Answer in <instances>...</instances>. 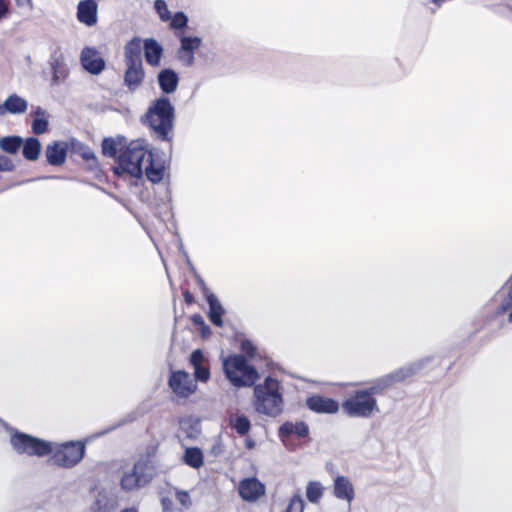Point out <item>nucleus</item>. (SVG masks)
Wrapping results in <instances>:
<instances>
[{
  "mask_svg": "<svg viewBox=\"0 0 512 512\" xmlns=\"http://www.w3.org/2000/svg\"><path fill=\"white\" fill-rule=\"evenodd\" d=\"M254 406L258 413L277 417L283 412V394L280 382L267 376L264 382L254 386Z\"/></svg>",
  "mask_w": 512,
  "mask_h": 512,
  "instance_id": "f257e3e1",
  "label": "nucleus"
},
{
  "mask_svg": "<svg viewBox=\"0 0 512 512\" xmlns=\"http://www.w3.org/2000/svg\"><path fill=\"white\" fill-rule=\"evenodd\" d=\"M174 107L167 97L156 99L145 114V123L153 130L157 138L171 141L174 122Z\"/></svg>",
  "mask_w": 512,
  "mask_h": 512,
  "instance_id": "f03ea898",
  "label": "nucleus"
},
{
  "mask_svg": "<svg viewBox=\"0 0 512 512\" xmlns=\"http://www.w3.org/2000/svg\"><path fill=\"white\" fill-rule=\"evenodd\" d=\"M150 150L141 145L138 141H132L124 146L119 153L118 165L114 168L117 175L128 174L135 178L143 175V162L146 160Z\"/></svg>",
  "mask_w": 512,
  "mask_h": 512,
  "instance_id": "7ed1b4c3",
  "label": "nucleus"
},
{
  "mask_svg": "<svg viewBox=\"0 0 512 512\" xmlns=\"http://www.w3.org/2000/svg\"><path fill=\"white\" fill-rule=\"evenodd\" d=\"M223 369L227 379L235 387H251L259 378L254 366L248 364L243 355L228 356L223 362Z\"/></svg>",
  "mask_w": 512,
  "mask_h": 512,
  "instance_id": "20e7f679",
  "label": "nucleus"
},
{
  "mask_svg": "<svg viewBox=\"0 0 512 512\" xmlns=\"http://www.w3.org/2000/svg\"><path fill=\"white\" fill-rule=\"evenodd\" d=\"M86 452V443L83 441H67L52 446L49 462L62 468H73L81 462Z\"/></svg>",
  "mask_w": 512,
  "mask_h": 512,
  "instance_id": "39448f33",
  "label": "nucleus"
},
{
  "mask_svg": "<svg viewBox=\"0 0 512 512\" xmlns=\"http://www.w3.org/2000/svg\"><path fill=\"white\" fill-rule=\"evenodd\" d=\"M342 409L348 416L368 418L378 411L377 400L363 389L355 390L343 401Z\"/></svg>",
  "mask_w": 512,
  "mask_h": 512,
  "instance_id": "423d86ee",
  "label": "nucleus"
},
{
  "mask_svg": "<svg viewBox=\"0 0 512 512\" xmlns=\"http://www.w3.org/2000/svg\"><path fill=\"white\" fill-rule=\"evenodd\" d=\"M10 443L18 454L44 457L52 452L51 442L19 431L11 435Z\"/></svg>",
  "mask_w": 512,
  "mask_h": 512,
  "instance_id": "0eeeda50",
  "label": "nucleus"
},
{
  "mask_svg": "<svg viewBox=\"0 0 512 512\" xmlns=\"http://www.w3.org/2000/svg\"><path fill=\"white\" fill-rule=\"evenodd\" d=\"M154 476V466L148 458L137 460L133 468L125 472L120 485L125 491H132L146 486Z\"/></svg>",
  "mask_w": 512,
  "mask_h": 512,
  "instance_id": "6e6552de",
  "label": "nucleus"
},
{
  "mask_svg": "<svg viewBox=\"0 0 512 512\" xmlns=\"http://www.w3.org/2000/svg\"><path fill=\"white\" fill-rule=\"evenodd\" d=\"M172 392L179 398H188L196 390V383L184 370L172 371L168 380Z\"/></svg>",
  "mask_w": 512,
  "mask_h": 512,
  "instance_id": "1a4fd4ad",
  "label": "nucleus"
},
{
  "mask_svg": "<svg viewBox=\"0 0 512 512\" xmlns=\"http://www.w3.org/2000/svg\"><path fill=\"white\" fill-rule=\"evenodd\" d=\"M238 493L244 501L256 502L265 495L266 488L256 477H248L239 482Z\"/></svg>",
  "mask_w": 512,
  "mask_h": 512,
  "instance_id": "9d476101",
  "label": "nucleus"
},
{
  "mask_svg": "<svg viewBox=\"0 0 512 512\" xmlns=\"http://www.w3.org/2000/svg\"><path fill=\"white\" fill-rule=\"evenodd\" d=\"M70 142L54 141L45 149L47 163L51 166H62L66 162Z\"/></svg>",
  "mask_w": 512,
  "mask_h": 512,
  "instance_id": "9b49d317",
  "label": "nucleus"
},
{
  "mask_svg": "<svg viewBox=\"0 0 512 512\" xmlns=\"http://www.w3.org/2000/svg\"><path fill=\"white\" fill-rule=\"evenodd\" d=\"M147 165L143 169L147 179L152 183H159L165 176V164L163 159L158 155L149 152L146 160Z\"/></svg>",
  "mask_w": 512,
  "mask_h": 512,
  "instance_id": "f8f14e48",
  "label": "nucleus"
},
{
  "mask_svg": "<svg viewBox=\"0 0 512 512\" xmlns=\"http://www.w3.org/2000/svg\"><path fill=\"white\" fill-rule=\"evenodd\" d=\"M80 60L83 68L93 75L100 74L105 68L104 59L91 47L82 50Z\"/></svg>",
  "mask_w": 512,
  "mask_h": 512,
  "instance_id": "ddd939ff",
  "label": "nucleus"
},
{
  "mask_svg": "<svg viewBox=\"0 0 512 512\" xmlns=\"http://www.w3.org/2000/svg\"><path fill=\"white\" fill-rule=\"evenodd\" d=\"M201 45V39L199 37H187L181 38V44L177 51V58L184 66H192L194 63V52Z\"/></svg>",
  "mask_w": 512,
  "mask_h": 512,
  "instance_id": "4468645a",
  "label": "nucleus"
},
{
  "mask_svg": "<svg viewBox=\"0 0 512 512\" xmlns=\"http://www.w3.org/2000/svg\"><path fill=\"white\" fill-rule=\"evenodd\" d=\"M307 407L316 413L334 414L339 410V403L322 395H311L306 400Z\"/></svg>",
  "mask_w": 512,
  "mask_h": 512,
  "instance_id": "2eb2a0df",
  "label": "nucleus"
},
{
  "mask_svg": "<svg viewBox=\"0 0 512 512\" xmlns=\"http://www.w3.org/2000/svg\"><path fill=\"white\" fill-rule=\"evenodd\" d=\"M97 8L95 0L80 1L77 7V19L87 26L95 25L97 22Z\"/></svg>",
  "mask_w": 512,
  "mask_h": 512,
  "instance_id": "dca6fc26",
  "label": "nucleus"
},
{
  "mask_svg": "<svg viewBox=\"0 0 512 512\" xmlns=\"http://www.w3.org/2000/svg\"><path fill=\"white\" fill-rule=\"evenodd\" d=\"M52 70L51 85L58 86L64 83L69 76V69L62 55L51 57Z\"/></svg>",
  "mask_w": 512,
  "mask_h": 512,
  "instance_id": "f3484780",
  "label": "nucleus"
},
{
  "mask_svg": "<svg viewBox=\"0 0 512 512\" xmlns=\"http://www.w3.org/2000/svg\"><path fill=\"white\" fill-rule=\"evenodd\" d=\"M143 50L145 60L150 66L157 67L160 65L163 48L154 38H147L144 40Z\"/></svg>",
  "mask_w": 512,
  "mask_h": 512,
  "instance_id": "a211bd4d",
  "label": "nucleus"
},
{
  "mask_svg": "<svg viewBox=\"0 0 512 512\" xmlns=\"http://www.w3.org/2000/svg\"><path fill=\"white\" fill-rule=\"evenodd\" d=\"M334 496L340 500L351 503L355 497L354 487L351 481L345 476H337L334 479Z\"/></svg>",
  "mask_w": 512,
  "mask_h": 512,
  "instance_id": "6ab92c4d",
  "label": "nucleus"
},
{
  "mask_svg": "<svg viewBox=\"0 0 512 512\" xmlns=\"http://www.w3.org/2000/svg\"><path fill=\"white\" fill-rule=\"evenodd\" d=\"M143 64H126L124 82L131 91L137 89L144 80Z\"/></svg>",
  "mask_w": 512,
  "mask_h": 512,
  "instance_id": "aec40b11",
  "label": "nucleus"
},
{
  "mask_svg": "<svg viewBox=\"0 0 512 512\" xmlns=\"http://www.w3.org/2000/svg\"><path fill=\"white\" fill-rule=\"evenodd\" d=\"M70 151L76 155H79L83 161H85L91 170L98 166L97 157L94 152L82 142L71 139L70 140Z\"/></svg>",
  "mask_w": 512,
  "mask_h": 512,
  "instance_id": "412c9836",
  "label": "nucleus"
},
{
  "mask_svg": "<svg viewBox=\"0 0 512 512\" xmlns=\"http://www.w3.org/2000/svg\"><path fill=\"white\" fill-rule=\"evenodd\" d=\"M157 78L159 87L164 93L171 94L176 91L179 77L174 70L169 68L163 69L158 73Z\"/></svg>",
  "mask_w": 512,
  "mask_h": 512,
  "instance_id": "4be33fe9",
  "label": "nucleus"
},
{
  "mask_svg": "<svg viewBox=\"0 0 512 512\" xmlns=\"http://www.w3.org/2000/svg\"><path fill=\"white\" fill-rule=\"evenodd\" d=\"M142 41L138 37L132 38L124 47L125 64H142Z\"/></svg>",
  "mask_w": 512,
  "mask_h": 512,
  "instance_id": "5701e85b",
  "label": "nucleus"
},
{
  "mask_svg": "<svg viewBox=\"0 0 512 512\" xmlns=\"http://www.w3.org/2000/svg\"><path fill=\"white\" fill-rule=\"evenodd\" d=\"M206 299L209 304V313H208L209 320L216 327H223V325H224L223 315H224L225 311H224L221 303L219 302L217 297L212 293L208 294Z\"/></svg>",
  "mask_w": 512,
  "mask_h": 512,
  "instance_id": "b1692460",
  "label": "nucleus"
},
{
  "mask_svg": "<svg viewBox=\"0 0 512 512\" xmlns=\"http://www.w3.org/2000/svg\"><path fill=\"white\" fill-rule=\"evenodd\" d=\"M309 434L308 425L303 422H285L279 428V435L283 438L295 435L298 438H305Z\"/></svg>",
  "mask_w": 512,
  "mask_h": 512,
  "instance_id": "393cba45",
  "label": "nucleus"
},
{
  "mask_svg": "<svg viewBox=\"0 0 512 512\" xmlns=\"http://www.w3.org/2000/svg\"><path fill=\"white\" fill-rule=\"evenodd\" d=\"M183 461L191 468L199 469L204 464V455L198 447H188L185 449Z\"/></svg>",
  "mask_w": 512,
  "mask_h": 512,
  "instance_id": "a878e982",
  "label": "nucleus"
},
{
  "mask_svg": "<svg viewBox=\"0 0 512 512\" xmlns=\"http://www.w3.org/2000/svg\"><path fill=\"white\" fill-rule=\"evenodd\" d=\"M23 145V157L28 161H36L41 152V143L35 137H29Z\"/></svg>",
  "mask_w": 512,
  "mask_h": 512,
  "instance_id": "bb28decb",
  "label": "nucleus"
},
{
  "mask_svg": "<svg viewBox=\"0 0 512 512\" xmlns=\"http://www.w3.org/2000/svg\"><path fill=\"white\" fill-rule=\"evenodd\" d=\"M4 107L8 113L20 114L27 110V101L16 94H12L4 101Z\"/></svg>",
  "mask_w": 512,
  "mask_h": 512,
  "instance_id": "cd10ccee",
  "label": "nucleus"
},
{
  "mask_svg": "<svg viewBox=\"0 0 512 512\" xmlns=\"http://www.w3.org/2000/svg\"><path fill=\"white\" fill-rule=\"evenodd\" d=\"M502 290L506 292V295L499 305L497 312L504 314L509 311L508 320L512 322V275L507 280Z\"/></svg>",
  "mask_w": 512,
  "mask_h": 512,
  "instance_id": "c85d7f7f",
  "label": "nucleus"
},
{
  "mask_svg": "<svg viewBox=\"0 0 512 512\" xmlns=\"http://www.w3.org/2000/svg\"><path fill=\"white\" fill-rule=\"evenodd\" d=\"M230 425L240 436H245L251 429V422L245 415H234L230 417Z\"/></svg>",
  "mask_w": 512,
  "mask_h": 512,
  "instance_id": "c756f323",
  "label": "nucleus"
},
{
  "mask_svg": "<svg viewBox=\"0 0 512 512\" xmlns=\"http://www.w3.org/2000/svg\"><path fill=\"white\" fill-rule=\"evenodd\" d=\"M393 384V379L390 377L378 379L373 382L368 388L363 389L366 393H369L372 397L376 395H382L388 388Z\"/></svg>",
  "mask_w": 512,
  "mask_h": 512,
  "instance_id": "7c9ffc66",
  "label": "nucleus"
},
{
  "mask_svg": "<svg viewBox=\"0 0 512 512\" xmlns=\"http://www.w3.org/2000/svg\"><path fill=\"white\" fill-rule=\"evenodd\" d=\"M22 144L23 140L19 136H6L0 140L1 149L10 154L17 153Z\"/></svg>",
  "mask_w": 512,
  "mask_h": 512,
  "instance_id": "2f4dec72",
  "label": "nucleus"
},
{
  "mask_svg": "<svg viewBox=\"0 0 512 512\" xmlns=\"http://www.w3.org/2000/svg\"><path fill=\"white\" fill-rule=\"evenodd\" d=\"M124 150L121 143L117 142L113 138H105L102 141V153L108 157H116L117 153Z\"/></svg>",
  "mask_w": 512,
  "mask_h": 512,
  "instance_id": "473e14b6",
  "label": "nucleus"
},
{
  "mask_svg": "<svg viewBox=\"0 0 512 512\" xmlns=\"http://www.w3.org/2000/svg\"><path fill=\"white\" fill-rule=\"evenodd\" d=\"M324 488L319 482L311 481L306 487V496L311 503H317L323 496Z\"/></svg>",
  "mask_w": 512,
  "mask_h": 512,
  "instance_id": "72a5a7b5",
  "label": "nucleus"
},
{
  "mask_svg": "<svg viewBox=\"0 0 512 512\" xmlns=\"http://www.w3.org/2000/svg\"><path fill=\"white\" fill-rule=\"evenodd\" d=\"M304 506L305 504L301 495L295 494L290 498L285 512H303Z\"/></svg>",
  "mask_w": 512,
  "mask_h": 512,
  "instance_id": "f704fd0d",
  "label": "nucleus"
},
{
  "mask_svg": "<svg viewBox=\"0 0 512 512\" xmlns=\"http://www.w3.org/2000/svg\"><path fill=\"white\" fill-rule=\"evenodd\" d=\"M154 8L162 21L166 22L171 19V13L164 0H156L154 3Z\"/></svg>",
  "mask_w": 512,
  "mask_h": 512,
  "instance_id": "c9c22d12",
  "label": "nucleus"
},
{
  "mask_svg": "<svg viewBox=\"0 0 512 512\" xmlns=\"http://www.w3.org/2000/svg\"><path fill=\"white\" fill-rule=\"evenodd\" d=\"M170 26L174 29H182L186 27L188 18L183 12H177L171 17Z\"/></svg>",
  "mask_w": 512,
  "mask_h": 512,
  "instance_id": "e433bc0d",
  "label": "nucleus"
},
{
  "mask_svg": "<svg viewBox=\"0 0 512 512\" xmlns=\"http://www.w3.org/2000/svg\"><path fill=\"white\" fill-rule=\"evenodd\" d=\"M48 129V121L45 118H35L32 122V131L35 134H43Z\"/></svg>",
  "mask_w": 512,
  "mask_h": 512,
  "instance_id": "4c0bfd02",
  "label": "nucleus"
},
{
  "mask_svg": "<svg viewBox=\"0 0 512 512\" xmlns=\"http://www.w3.org/2000/svg\"><path fill=\"white\" fill-rule=\"evenodd\" d=\"M194 374L197 380L206 382L210 378V370L208 366H200L194 369Z\"/></svg>",
  "mask_w": 512,
  "mask_h": 512,
  "instance_id": "58836bf2",
  "label": "nucleus"
},
{
  "mask_svg": "<svg viewBox=\"0 0 512 512\" xmlns=\"http://www.w3.org/2000/svg\"><path fill=\"white\" fill-rule=\"evenodd\" d=\"M204 362V355L203 352L200 349H196L191 353L190 356V363L195 369L196 367L203 366Z\"/></svg>",
  "mask_w": 512,
  "mask_h": 512,
  "instance_id": "ea45409f",
  "label": "nucleus"
},
{
  "mask_svg": "<svg viewBox=\"0 0 512 512\" xmlns=\"http://www.w3.org/2000/svg\"><path fill=\"white\" fill-rule=\"evenodd\" d=\"M15 168V165L9 157L0 155V172H11Z\"/></svg>",
  "mask_w": 512,
  "mask_h": 512,
  "instance_id": "a19ab883",
  "label": "nucleus"
},
{
  "mask_svg": "<svg viewBox=\"0 0 512 512\" xmlns=\"http://www.w3.org/2000/svg\"><path fill=\"white\" fill-rule=\"evenodd\" d=\"M241 350L249 357H254L256 353V348L253 343L249 340H245L241 343Z\"/></svg>",
  "mask_w": 512,
  "mask_h": 512,
  "instance_id": "79ce46f5",
  "label": "nucleus"
},
{
  "mask_svg": "<svg viewBox=\"0 0 512 512\" xmlns=\"http://www.w3.org/2000/svg\"><path fill=\"white\" fill-rule=\"evenodd\" d=\"M192 321L194 324L200 325L202 327V333L205 334L206 332H210L209 327L205 324L203 318L201 315H194L192 317Z\"/></svg>",
  "mask_w": 512,
  "mask_h": 512,
  "instance_id": "37998d69",
  "label": "nucleus"
},
{
  "mask_svg": "<svg viewBox=\"0 0 512 512\" xmlns=\"http://www.w3.org/2000/svg\"><path fill=\"white\" fill-rule=\"evenodd\" d=\"M177 500L179 503H181L183 506H187L190 504V496L188 492L182 491L177 493Z\"/></svg>",
  "mask_w": 512,
  "mask_h": 512,
  "instance_id": "c03bdc74",
  "label": "nucleus"
},
{
  "mask_svg": "<svg viewBox=\"0 0 512 512\" xmlns=\"http://www.w3.org/2000/svg\"><path fill=\"white\" fill-rule=\"evenodd\" d=\"M182 295L184 298V301L187 305H192L195 303V298L192 292H190L188 289H184L182 291Z\"/></svg>",
  "mask_w": 512,
  "mask_h": 512,
  "instance_id": "a18cd8bd",
  "label": "nucleus"
},
{
  "mask_svg": "<svg viewBox=\"0 0 512 512\" xmlns=\"http://www.w3.org/2000/svg\"><path fill=\"white\" fill-rule=\"evenodd\" d=\"M9 11V1L0 0V19L6 16Z\"/></svg>",
  "mask_w": 512,
  "mask_h": 512,
  "instance_id": "49530a36",
  "label": "nucleus"
},
{
  "mask_svg": "<svg viewBox=\"0 0 512 512\" xmlns=\"http://www.w3.org/2000/svg\"><path fill=\"white\" fill-rule=\"evenodd\" d=\"M16 5L19 7L27 6L28 8H33V1L32 0H15Z\"/></svg>",
  "mask_w": 512,
  "mask_h": 512,
  "instance_id": "de8ad7c7",
  "label": "nucleus"
},
{
  "mask_svg": "<svg viewBox=\"0 0 512 512\" xmlns=\"http://www.w3.org/2000/svg\"><path fill=\"white\" fill-rule=\"evenodd\" d=\"M5 113H8L6 108L4 107V103L0 105V116L4 115Z\"/></svg>",
  "mask_w": 512,
  "mask_h": 512,
  "instance_id": "09e8293b",
  "label": "nucleus"
},
{
  "mask_svg": "<svg viewBox=\"0 0 512 512\" xmlns=\"http://www.w3.org/2000/svg\"><path fill=\"white\" fill-rule=\"evenodd\" d=\"M120 512H138L135 508H125L122 509Z\"/></svg>",
  "mask_w": 512,
  "mask_h": 512,
  "instance_id": "8fccbe9b",
  "label": "nucleus"
}]
</instances>
